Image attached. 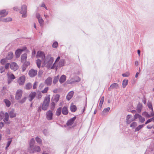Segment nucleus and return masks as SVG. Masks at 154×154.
<instances>
[{
    "instance_id": "6e6d98bb",
    "label": "nucleus",
    "mask_w": 154,
    "mask_h": 154,
    "mask_svg": "<svg viewBox=\"0 0 154 154\" xmlns=\"http://www.w3.org/2000/svg\"><path fill=\"white\" fill-rule=\"evenodd\" d=\"M12 141V140H10L8 141L7 143V146L6 147V149H7L9 146L10 144H11V142Z\"/></svg>"
},
{
    "instance_id": "a878e982",
    "label": "nucleus",
    "mask_w": 154,
    "mask_h": 154,
    "mask_svg": "<svg viewBox=\"0 0 154 154\" xmlns=\"http://www.w3.org/2000/svg\"><path fill=\"white\" fill-rule=\"evenodd\" d=\"M110 108L109 107H108L104 109L102 113V115L103 116H105L107 114V113L110 110Z\"/></svg>"
},
{
    "instance_id": "a19ab883",
    "label": "nucleus",
    "mask_w": 154,
    "mask_h": 154,
    "mask_svg": "<svg viewBox=\"0 0 154 154\" xmlns=\"http://www.w3.org/2000/svg\"><path fill=\"white\" fill-rule=\"evenodd\" d=\"M144 126V125H140L137 127L135 129L136 131H138L141 129Z\"/></svg>"
},
{
    "instance_id": "0e129e2a",
    "label": "nucleus",
    "mask_w": 154,
    "mask_h": 154,
    "mask_svg": "<svg viewBox=\"0 0 154 154\" xmlns=\"http://www.w3.org/2000/svg\"><path fill=\"white\" fill-rule=\"evenodd\" d=\"M35 50L34 49H33L32 50V56L33 57L34 56H35Z\"/></svg>"
},
{
    "instance_id": "6e6552de",
    "label": "nucleus",
    "mask_w": 154,
    "mask_h": 154,
    "mask_svg": "<svg viewBox=\"0 0 154 154\" xmlns=\"http://www.w3.org/2000/svg\"><path fill=\"white\" fill-rule=\"evenodd\" d=\"M36 57L37 58H41L43 61L46 57L44 53L41 51L38 52L36 55Z\"/></svg>"
},
{
    "instance_id": "1a4fd4ad",
    "label": "nucleus",
    "mask_w": 154,
    "mask_h": 154,
    "mask_svg": "<svg viewBox=\"0 0 154 154\" xmlns=\"http://www.w3.org/2000/svg\"><path fill=\"white\" fill-rule=\"evenodd\" d=\"M46 117L48 120H51L53 119V113L51 110H49L46 113Z\"/></svg>"
},
{
    "instance_id": "aec40b11",
    "label": "nucleus",
    "mask_w": 154,
    "mask_h": 154,
    "mask_svg": "<svg viewBox=\"0 0 154 154\" xmlns=\"http://www.w3.org/2000/svg\"><path fill=\"white\" fill-rule=\"evenodd\" d=\"M36 95V93L35 92H32L29 95V100L30 101H31Z\"/></svg>"
},
{
    "instance_id": "39448f33",
    "label": "nucleus",
    "mask_w": 154,
    "mask_h": 154,
    "mask_svg": "<svg viewBox=\"0 0 154 154\" xmlns=\"http://www.w3.org/2000/svg\"><path fill=\"white\" fill-rule=\"evenodd\" d=\"M40 147L37 146L33 147L31 149H29L28 151L30 153H34L35 152H39L41 151Z\"/></svg>"
},
{
    "instance_id": "13d9d810",
    "label": "nucleus",
    "mask_w": 154,
    "mask_h": 154,
    "mask_svg": "<svg viewBox=\"0 0 154 154\" xmlns=\"http://www.w3.org/2000/svg\"><path fill=\"white\" fill-rule=\"evenodd\" d=\"M38 84V83L37 82H36L34 83L33 87V89H35L36 88Z\"/></svg>"
},
{
    "instance_id": "473e14b6",
    "label": "nucleus",
    "mask_w": 154,
    "mask_h": 154,
    "mask_svg": "<svg viewBox=\"0 0 154 154\" xmlns=\"http://www.w3.org/2000/svg\"><path fill=\"white\" fill-rule=\"evenodd\" d=\"M12 20V19L10 17H8L6 18H2V21L5 22H8L11 21Z\"/></svg>"
},
{
    "instance_id": "49530a36",
    "label": "nucleus",
    "mask_w": 154,
    "mask_h": 154,
    "mask_svg": "<svg viewBox=\"0 0 154 154\" xmlns=\"http://www.w3.org/2000/svg\"><path fill=\"white\" fill-rule=\"evenodd\" d=\"M137 125V123L136 122H133L130 125V127L134 128Z\"/></svg>"
},
{
    "instance_id": "4d7b16f0",
    "label": "nucleus",
    "mask_w": 154,
    "mask_h": 154,
    "mask_svg": "<svg viewBox=\"0 0 154 154\" xmlns=\"http://www.w3.org/2000/svg\"><path fill=\"white\" fill-rule=\"evenodd\" d=\"M6 62V59H2L1 60V63L2 65H4L5 63Z\"/></svg>"
},
{
    "instance_id": "a211bd4d",
    "label": "nucleus",
    "mask_w": 154,
    "mask_h": 154,
    "mask_svg": "<svg viewBox=\"0 0 154 154\" xmlns=\"http://www.w3.org/2000/svg\"><path fill=\"white\" fill-rule=\"evenodd\" d=\"M27 58V55L26 53H24L21 56V61L22 62H25Z\"/></svg>"
},
{
    "instance_id": "6ab92c4d",
    "label": "nucleus",
    "mask_w": 154,
    "mask_h": 154,
    "mask_svg": "<svg viewBox=\"0 0 154 154\" xmlns=\"http://www.w3.org/2000/svg\"><path fill=\"white\" fill-rule=\"evenodd\" d=\"M8 12L5 10L3 9L0 11V15H1V17H4L6 16L8 14Z\"/></svg>"
},
{
    "instance_id": "9b49d317",
    "label": "nucleus",
    "mask_w": 154,
    "mask_h": 154,
    "mask_svg": "<svg viewBox=\"0 0 154 154\" xmlns=\"http://www.w3.org/2000/svg\"><path fill=\"white\" fill-rule=\"evenodd\" d=\"M65 60L64 59H61L59 61L58 63L57 64V62L56 63V67L55 68L56 70H57L58 67H60L64 65Z\"/></svg>"
},
{
    "instance_id": "de8ad7c7",
    "label": "nucleus",
    "mask_w": 154,
    "mask_h": 154,
    "mask_svg": "<svg viewBox=\"0 0 154 154\" xmlns=\"http://www.w3.org/2000/svg\"><path fill=\"white\" fill-rule=\"evenodd\" d=\"M139 120L140 122H141V123H142L144 122L145 119L143 117L140 115L139 119Z\"/></svg>"
},
{
    "instance_id": "20e7f679",
    "label": "nucleus",
    "mask_w": 154,
    "mask_h": 154,
    "mask_svg": "<svg viewBox=\"0 0 154 154\" xmlns=\"http://www.w3.org/2000/svg\"><path fill=\"white\" fill-rule=\"evenodd\" d=\"M27 6L26 5H23L21 6L20 13L22 14V17H23L25 18L27 17Z\"/></svg>"
},
{
    "instance_id": "e433bc0d",
    "label": "nucleus",
    "mask_w": 154,
    "mask_h": 154,
    "mask_svg": "<svg viewBox=\"0 0 154 154\" xmlns=\"http://www.w3.org/2000/svg\"><path fill=\"white\" fill-rule=\"evenodd\" d=\"M128 80H124L122 82V87L123 88H125L128 84Z\"/></svg>"
},
{
    "instance_id": "7ed1b4c3",
    "label": "nucleus",
    "mask_w": 154,
    "mask_h": 154,
    "mask_svg": "<svg viewBox=\"0 0 154 154\" xmlns=\"http://www.w3.org/2000/svg\"><path fill=\"white\" fill-rule=\"evenodd\" d=\"M26 51L27 52H29V51L27 49L26 46H23L21 48L18 49L15 52V55L16 58H18L20 57V55L22 52Z\"/></svg>"
},
{
    "instance_id": "2eb2a0df",
    "label": "nucleus",
    "mask_w": 154,
    "mask_h": 154,
    "mask_svg": "<svg viewBox=\"0 0 154 154\" xmlns=\"http://www.w3.org/2000/svg\"><path fill=\"white\" fill-rule=\"evenodd\" d=\"M76 119V117H74L71 118L66 123L67 125L68 126L72 125L73 124L75 120Z\"/></svg>"
},
{
    "instance_id": "4468645a",
    "label": "nucleus",
    "mask_w": 154,
    "mask_h": 154,
    "mask_svg": "<svg viewBox=\"0 0 154 154\" xmlns=\"http://www.w3.org/2000/svg\"><path fill=\"white\" fill-rule=\"evenodd\" d=\"M132 116L131 115H128L126 118V122L127 124H129L132 122L134 120L132 118Z\"/></svg>"
},
{
    "instance_id": "5fc2aeb1",
    "label": "nucleus",
    "mask_w": 154,
    "mask_h": 154,
    "mask_svg": "<svg viewBox=\"0 0 154 154\" xmlns=\"http://www.w3.org/2000/svg\"><path fill=\"white\" fill-rule=\"evenodd\" d=\"M10 65V64L9 63H6L5 66V68L6 69H8L9 68V66Z\"/></svg>"
},
{
    "instance_id": "f8f14e48",
    "label": "nucleus",
    "mask_w": 154,
    "mask_h": 154,
    "mask_svg": "<svg viewBox=\"0 0 154 154\" xmlns=\"http://www.w3.org/2000/svg\"><path fill=\"white\" fill-rule=\"evenodd\" d=\"M10 67L11 69L14 71H16L18 68V66L15 62H12L10 64Z\"/></svg>"
},
{
    "instance_id": "2f4dec72",
    "label": "nucleus",
    "mask_w": 154,
    "mask_h": 154,
    "mask_svg": "<svg viewBox=\"0 0 154 154\" xmlns=\"http://www.w3.org/2000/svg\"><path fill=\"white\" fill-rule=\"evenodd\" d=\"M13 53L12 52H10L8 53L6 58L8 60H10L13 58Z\"/></svg>"
},
{
    "instance_id": "052dcab7",
    "label": "nucleus",
    "mask_w": 154,
    "mask_h": 154,
    "mask_svg": "<svg viewBox=\"0 0 154 154\" xmlns=\"http://www.w3.org/2000/svg\"><path fill=\"white\" fill-rule=\"evenodd\" d=\"M152 121L153 119H152V118L149 119L146 122L145 124L146 125L148 123L151 122Z\"/></svg>"
},
{
    "instance_id": "c9c22d12",
    "label": "nucleus",
    "mask_w": 154,
    "mask_h": 154,
    "mask_svg": "<svg viewBox=\"0 0 154 154\" xmlns=\"http://www.w3.org/2000/svg\"><path fill=\"white\" fill-rule=\"evenodd\" d=\"M142 106L141 104L139 103L138 104L137 109V112H140L142 109Z\"/></svg>"
},
{
    "instance_id": "338daca9",
    "label": "nucleus",
    "mask_w": 154,
    "mask_h": 154,
    "mask_svg": "<svg viewBox=\"0 0 154 154\" xmlns=\"http://www.w3.org/2000/svg\"><path fill=\"white\" fill-rule=\"evenodd\" d=\"M152 127H153V125H148L147 126L146 128L147 129H152Z\"/></svg>"
},
{
    "instance_id": "b1692460",
    "label": "nucleus",
    "mask_w": 154,
    "mask_h": 154,
    "mask_svg": "<svg viewBox=\"0 0 154 154\" xmlns=\"http://www.w3.org/2000/svg\"><path fill=\"white\" fill-rule=\"evenodd\" d=\"M66 76L65 75H63L60 77L59 82L61 84H62L66 80Z\"/></svg>"
},
{
    "instance_id": "5701e85b",
    "label": "nucleus",
    "mask_w": 154,
    "mask_h": 154,
    "mask_svg": "<svg viewBox=\"0 0 154 154\" xmlns=\"http://www.w3.org/2000/svg\"><path fill=\"white\" fill-rule=\"evenodd\" d=\"M74 94V92L71 91L66 96V98L68 100H69L72 97Z\"/></svg>"
},
{
    "instance_id": "e2e57ef3",
    "label": "nucleus",
    "mask_w": 154,
    "mask_h": 154,
    "mask_svg": "<svg viewBox=\"0 0 154 154\" xmlns=\"http://www.w3.org/2000/svg\"><path fill=\"white\" fill-rule=\"evenodd\" d=\"M42 97L41 93L39 92L38 93V94L37 98L38 99H40Z\"/></svg>"
},
{
    "instance_id": "7c9ffc66",
    "label": "nucleus",
    "mask_w": 154,
    "mask_h": 154,
    "mask_svg": "<svg viewBox=\"0 0 154 154\" xmlns=\"http://www.w3.org/2000/svg\"><path fill=\"white\" fill-rule=\"evenodd\" d=\"M4 102L5 103L6 106L7 107H9L10 106L11 103V102L7 99H5L4 100Z\"/></svg>"
},
{
    "instance_id": "4c0bfd02",
    "label": "nucleus",
    "mask_w": 154,
    "mask_h": 154,
    "mask_svg": "<svg viewBox=\"0 0 154 154\" xmlns=\"http://www.w3.org/2000/svg\"><path fill=\"white\" fill-rule=\"evenodd\" d=\"M70 110L72 112H75L76 110V107L74 105H72L70 106Z\"/></svg>"
},
{
    "instance_id": "09e8293b",
    "label": "nucleus",
    "mask_w": 154,
    "mask_h": 154,
    "mask_svg": "<svg viewBox=\"0 0 154 154\" xmlns=\"http://www.w3.org/2000/svg\"><path fill=\"white\" fill-rule=\"evenodd\" d=\"M130 75V73L129 72H127L125 73L122 74V76L124 77H128Z\"/></svg>"
},
{
    "instance_id": "9d476101",
    "label": "nucleus",
    "mask_w": 154,
    "mask_h": 154,
    "mask_svg": "<svg viewBox=\"0 0 154 154\" xmlns=\"http://www.w3.org/2000/svg\"><path fill=\"white\" fill-rule=\"evenodd\" d=\"M37 71L33 69L30 70L29 72V75L31 77H33L36 75Z\"/></svg>"
},
{
    "instance_id": "72a5a7b5",
    "label": "nucleus",
    "mask_w": 154,
    "mask_h": 154,
    "mask_svg": "<svg viewBox=\"0 0 154 154\" xmlns=\"http://www.w3.org/2000/svg\"><path fill=\"white\" fill-rule=\"evenodd\" d=\"M62 111V108L61 107H60L58 108L56 112V114L57 116H59L61 114Z\"/></svg>"
},
{
    "instance_id": "79ce46f5",
    "label": "nucleus",
    "mask_w": 154,
    "mask_h": 154,
    "mask_svg": "<svg viewBox=\"0 0 154 154\" xmlns=\"http://www.w3.org/2000/svg\"><path fill=\"white\" fill-rule=\"evenodd\" d=\"M35 140L36 141V142L38 143V144H41L42 143V140L41 139V138H39L38 137H35Z\"/></svg>"
},
{
    "instance_id": "f704fd0d",
    "label": "nucleus",
    "mask_w": 154,
    "mask_h": 154,
    "mask_svg": "<svg viewBox=\"0 0 154 154\" xmlns=\"http://www.w3.org/2000/svg\"><path fill=\"white\" fill-rule=\"evenodd\" d=\"M5 118L3 120L4 121L6 122L8 121L9 119V114L8 112H6L5 114Z\"/></svg>"
},
{
    "instance_id": "ea45409f",
    "label": "nucleus",
    "mask_w": 154,
    "mask_h": 154,
    "mask_svg": "<svg viewBox=\"0 0 154 154\" xmlns=\"http://www.w3.org/2000/svg\"><path fill=\"white\" fill-rule=\"evenodd\" d=\"M36 64L38 67L39 68L40 67L41 64V60L39 59H38L36 61Z\"/></svg>"
},
{
    "instance_id": "864d4df0",
    "label": "nucleus",
    "mask_w": 154,
    "mask_h": 154,
    "mask_svg": "<svg viewBox=\"0 0 154 154\" xmlns=\"http://www.w3.org/2000/svg\"><path fill=\"white\" fill-rule=\"evenodd\" d=\"M5 68L4 67L2 66L0 67V71L1 73H2L3 72L5 71Z\"/></svg>"
},
{
    "instance_id": "cd10ccee",
    "label": "nucleus",
    "mask_w": 154,
    "mask_h": 154,
    "mask_svg": "<svg viewBox=\"0 0 154 154\" xmlns=\"http://www.w3.org/2000/svg\"><path fill=\"white\" fill-rule=\"evenodd\" d=\"M142 114L143 116L148 118L151 117V116H154V113H152L151 115H150L148 114V113L146 112H143Z\"/></svg>"
},
{
    "instance_id": "a18cd8bd",
    "label": "nucleus",
    "mask_w": 154,
    "mask_h": 154,
    "mask_svg": "<svg viewBox=\"0 0 154 154\" xmlns=\"http://www.w3.org/2000/svg\"><path fill=\"white\" fill-rule=\"evenodd\" d=\"M5 114L2 111L0 112V121L2 120L4 118Z\"/></svg>"
},
{
    "instance_id": "bb28decb",
    "label": "nucleus",
    "mask_w": 154,
    "mask_h": 154,
    "mask_svg": "<svg viewBox=\"0 0 154 154\" xmlns=\"http://www.w3.org/2000/svg\"><path fill=\"white\" fill-rule=\"evenodd\" d=\"M60 96L58 94H56L54 95L52 99L53 101L57 102L59 100Z\"/></svg>"
},
{
    "instance_id": "ddd939ff",
    "label": "nucleus",
    "mask_w": 154,
    "mask_h": 154,
    "mask_svg": "<svg viewBox=\"0 0 154 154\" xmlns=\"http://www.w3.org/2000/svg\"><path fill=\"white\" fill-rule=\"evenodd\" d=\"M25 81V77L24 75L20 77L18 80V82L20 85H23Z\"/></svg>"
},
{
    "instance_id": "0eeeda50",
    "label": "nucleus",
    "mask_w": 154,
    "mask_h": 154,
    "mask_svg": "<svg viewBox=\"0 0 154 154\" xmlns=\"http://www.w3.org/2000/svg\"><path fill=\"white\" fill-rule=\"evenodd\" d=\"M22 94L23 91L21 89L18 90L16 93V99L17 100L20 99L22 96Z\"/></svg>"
},
{
    "instance_id": "603ef678",
    "label": "nucleus",
    "mask_w": 154,
    "mask_h": 154,
    "mask_svg": "<svg viewBox=\"0 0 154 154\" xmlns=\"http://www.w3.org/2000/svg\"><path fill=\"white\" fill-rule=\"evenodd\" d=\"M48 87H46L41 92L43 93H46L48 90Z\"/></svg>"
},
{
    "instance_id": "c85d7f7f",
    "label": "nucleus",
    "mask_w": 154,
    "mask_h": 154,
    "mask_svg": "<svg viewBox=\"0 0 154 154\" xmlns=\"http://www.w3.org/2000/svg\"><path fill=\"white\" fill-rule=\"evenodd\" d=\"M62 113L63 115H66L68 113V109L67 107L65 106L63 107L62 110Z\"/></svg>"
},
{
    "instance_id": "bf43d9fd",
    "label": "nucleus",
    "mask_w": 154,
    "mask_h": 154,
    "mask_svg": "<svg viewBox=\"0 0 154 154\" xmlns=\"http://www.w3.org/2000/svg\"><path fill=\"white\" fill-rule=\"evenodd\" d=\"M140 115H139L138 114H136L134 116V119H139L140 117Z\"/></svg>"
},
{
    "instance_id": "412c9836",
    "label": "nucleus",
    "mask_w": 154,
    "mask_h": 154,
    "mask_svg": "<svg viewBox=\"0 0 154 154\" xmlns=\"http://www.w3.org/2000/svg\"><path fill=\"white\" fill-rule=\"evenodd\" d=\"M52 78L51 77H48L45 81V83L48 85H50L52 83Z\"/></svg>"
},
{
    "instance_id": "f257e3e1",
    "label": "nucleus",
    "mask_w": 154,
    "mask_h": 154,
    "mask_svg": "<svg viewBox=\"0 0 154 154\" xmlns=\"http://www.w3.org/2000/svg\"><path fill=\"white\" fill-rule=\"evenodd\" d=\"M60 59V57H58L54 63H53L54 61V57L50 55L46 56L44 60L43 63L45 66L47 68L50 69H54L56 67V63L59 61Z\"/></svg>"
},
{
    "instance_id": "c03bdc74",
    "label": "nucleus",
    "mask_w": 154,
    "mask_h": 154,
    "mask_svg": "<svg viewBox=\"0 0 154 154\" xmlns=\"http://www.w3.org/2000/svg\"><path fill=\"white\" fill-rule=\"evenodd\" d=\"M147 106L149 108L152 110V111L153 110V108L152 105L151 103L150 102H148L147 103Z\"/></svg>"
},
{
    "instance_id": "4be33fe9",
    "label": "nucleus",
    "mask_w": 154,
    "mask_h": 154,
    "mask_svg": "<svg viewBox=\"0 0 154 154\" xmlns=\"http://www.w3.org/2000/svg\"><path fill=\"white\" fill-rule=\"evenodd\" d=\"M119 87V85L117 83H114L112 84L110 87L108 88L109 90H110L113 88H117Z\"/></svg>"
},
{
    "instance_id": "dca6fc26",
    "label": "nucleus",
    "mask_w": 154,
    "mask_h": 154,
    "mask_svg": "<svg viewBox=\"0 0 154 154\" xmlns=\"http://www.w3.org/2000/svg\"><path fill=\"white\" fill-rule=\"evenodd\" d=\"M9 116L10 118H13L15 117L17 115V113L14 111L13 109H11L9 112Z\"/></svg>"
},
{
    "instance_id": "680f3d73",
    "label": "nucleus",
    "mask_w": 154,
    "mask_h": 154,
    "mask_svg": "<svg viewBox=\"0 0 154 154\" xmlns=\"http://www.w3.org/2000/svg\"><path fill=\"white\" fill-rule=\"evenodd\" d=\"M104 101V97H102L100 99V103H101L103 104V102Z\"/></svg>"
},
{
    "instance_id": "37998d69",
    "label": "nucleus",
    "mask_w": 154,
    "mask_h": 154,
    "mask_svg": "<svg viewBox=\"0 0 154 154\" xmlns=\"http://www.w3.org/2000/svg\"><path fill=\"white\" fill-rule=\"evenodd\" d=\"M32 87V85L30 83H28L26 85V88L27 89H29Z\"/></svg>"
},
{
    "instance_id": "423d86ee",
    "label": "nucleus",
    "mask_w": 154,
    "mask_h": 154,
    "mask_svg": "<svg viewBox=\"0 0 154 154\" xmlns=\"http://www.w3.org/2000/svg\"><path fill=\"white\" fill-rule=\"evenodd\" d=\"M36 16L38 20V23L40 26L42 27L44 24V21L40 14L38 13H37L36 14Z\"/></svg>"
},
{
    "instance_id": "774afa93",
    "label": "nucleus",
    "mask_w": 154,
    "mask_h": 154,
    "mask_svg": "<svg viewBox=\"0 0 154 154\" xmlns=\"http://www.w3.org/2000/svg\"><path fill=\"white\" fill-rule=\"evenodd\" d=\"M44 86V85L43 84H42V83L41 84L39 87V88L40 89V90Z\"/></svg>"
},
{
    "instance_id": "3c124183",
    "label": "nucleus",
    "mask_w": 154,
    "mask_h": 154,
    "mask_svg": "<svg viewBox=\"0 0 154 154\" xmlns=\"http://www.w3.org/2000/svg\"><path fill=\"white\" fill-rule=\"evenodd\" d=\"M58 42L56 41H55L53 44L52 47L54 48H56L58 46Z\"/></svg>"
},
{
    "instance_id": "393cba45",
    "label": "nucleus",
    "mask_w": 154,
    "mask_h": 154,
    "mask_svg": "<svg viewBox=\"0 0 154 154\" xmlns=\"http://www.w3.org/2000/svg\"><path fill=\"white\" fill-rule=\"evenodd\" d=\"M35 143V140L34 138H32L29 141V149H31L33 147Z\"/></svg>"
},
{
    "instance_id": "58836bf2",
    "label": "nucleus",
    "mask_w": 154,
    "mask_h": 154,
    "mask_svg": "<svg viewBox=\"0 0 154 154\" xmlns=\"http://www.w3.org/2000/svg\"><path fill=\"white\" fill-rule=\"evenodd\" d=\"M59 75H58L57 76H55L53 80V83L54 84H55L57 82H58L59 79Z\"/></svg>"
},
{
    "instance_id": "c756f323",
    "label": "nucleus",
    "mask_w": 154,
    "mask_h": 154,
    "mask_svg": "<svg viewBox=\"0 0 154 154\" xmlns=\"http://www.w3.org/2000/svg\"><path fill=\"white\" fill-rule=\"evenodd\" d=\"M8 78L14 80L15 79V77L14 75L11 72H8L7 73Z\"/></svg>"
},
{
    "instance_id": "8fccbe9b",
    "label": "nucleus",
    "mask_w": 154,
    "mask_h": 154,
    "mask_svg": "<svg viewBox=\"0 0 154 154\" xmlns=\"http://www.w3.org/2000/svg\"><path fill=\"white\" fill-rule=\"evenodd\" d=\"M26 97H25L20 100L19 102L20 103H23L26 101Z\"/></svg>"
},
{
    "instance_id": "f03ea898",
    "label": "nucleus",
    "mask_w": 154,
    "mask_h": 154,
    "mask_svg": "<svg viewBox=\"0 0 154 154\" xmlns=\"http://www.w3.org/2000/svg\"><path fill=\"white\" fill-rule=\"evenodd\" d=\"M50 95L46 97L44 99L42 106V109L44 110H46L49 105L50 101Z\"/></svg>"
},
{
    "instance_id": "69168bd1",
    "label": "nucleus",
    "mask_w": 154,
    "mask_h": 154,
    "mask_svg": "<svg viewBox=\"0 0 154 154\" xmlns=\"http://www.w3.org/2000/svg\"><path fill=\"white\" fill-rule=\"evenodd\" d=\"M4 123L2 122H0V128L1 129L4 126Z\"/></svg>"
},
{
    "instance_id": "f3484780",
    "label": "nucleus",
    "mask_w": 154,
    "mask_h": 154,
    "mask_svg": "<svg viewBox=\"0 0 154 154\" xmlns=\"http://www.w3.org/2000/svg\"><path fill=\"white\" fill-rule=\"evenodd\" d=\"M79 80L75 81V78H72L68 80L67 81L68 83L70 84H72L76 82H79Z\"/></svg>"
}]
</instances>
